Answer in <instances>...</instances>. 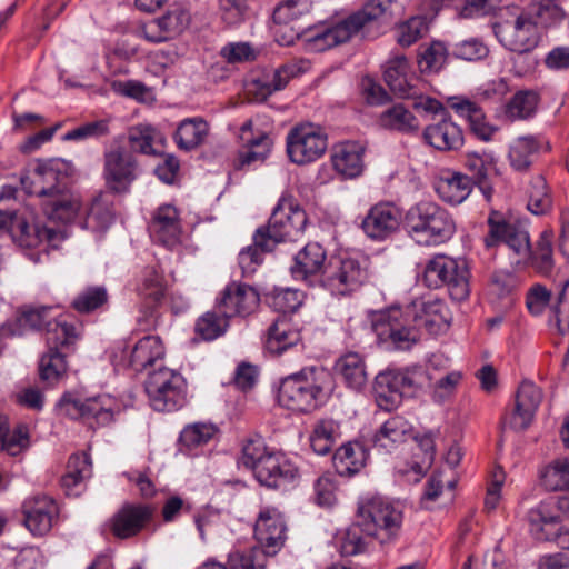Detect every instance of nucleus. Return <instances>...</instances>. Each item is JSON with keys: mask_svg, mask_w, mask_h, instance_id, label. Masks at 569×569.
I'll return each instance as SVG.
<instances>
[{"mask_svg": "<svg viewBox=\"0 0 569 569\" xmlns=\"http://www.w3.org/2000/svg\"><path fill=\"white\" fill-rule=\"evenodd\" d=\"M541 399V391L533 382H521L516 395L515 409L505 419L503 425L513 430L527 429L533 419Z\"/></svg>", "mask_w": 569, "mask_h": 569, "instance_id": "20", "label": "nucleus"}, {"mask_svg": "<svg viewBox=\"0 0 569 569\" xmlns=\"http://www.w3.org/2000/svg\"><path fill=\"white\" fill-rule=\"evenodd\" d=\"M413 437L412 425L401 416L388 419L371 438L372 447L381 452H391Z\"/></svg>", "mask_w": 569, "mask_h": 569, "instance_id": "27", "label": "nucleus"}, {"mask_svg": "<svg viewBox=\"0 0 569 569\" xmlns=\"http://www.w3.org/2000/svg\"><path fill=\"white\" fill-rule=\"evenodd\" d=\"M92 475V463L86 452L70 456L67 471L61 478V486L68 496H79L84 489V482Z\"/></svg>", "mask_w": 569, "mask_h": 569, "instance_id": "33", "label": "nucleus"}, {"mask_svg": "<svg viewBox=\"0 0 569 569\" xmlns=\"http://www.w3.org/2000/svg\"><path fill=\"white\" fill-rule=\"evenodd\" d=\"M357 518L365 535L387 542L393 540L402 527L403 513L398 503L379 495L359 499Z\"/></svg>", "mask_w": 569, "mask_h": 569, "instance_id": "6", "label": "nucleus"}, {"mask_svg": "<svg viewBox=\"0 0 569 569\" xmlns=\"http://www.w3.org/2000/svg\"><path fill=\"white\" fill-rule=\"evenodd\" d=\"M408 232L418 243L439 246L456 233L452 214L433 201H420L406 213Z\"/></svg>", "mask_w": 569, "mask_h": 569, "instance_id": "5", "label": "nucleus"}, {"mask_svg": "<svg viewBox=\"0 0 569 569\" xmlns=\"http://www.w3.org/2000/svg\"><path fill=\"white\" fill-rule=\"evenodd\" d=\"M451 321L446 303L437 298H418L406 307L393 306L372 315L371 327L381 342L408 350L420 339V329L430 335L445 332Z\"/></svg>", "mask_w": 569, "mask_h": 569, "instance_id": "1", "label": "nucleus"}, {"mask_svg": "<svg viewBox=\"0 0 569 569\" xmlns=\"http://www.w3.org/2000/svg\"><path fill=\"white\" fill-rule=\"evenodd\" d=\"M307 214L289 196H282L273 209L267 227L256 231L261 246H277L283 241H296L305 232Z\"/></svg>", "mask_w": 569, "mask_h": 569, "instance_id": "9", "label": "nucleus"}, {"mask_svg": "<svg viewBox=\"0 0 569 569\" xmlns=\"http://www.w3.org/2000/svg\"><path fill=\"white\" fill-rule=\"evenodd\" d=\"M47 341L53 350L68 349L78 338V328L69 323L66 318L57 315L53 317L52 326L47 331Z\"/></svg>", "mask_w": 569, "mask_h": 569, "instance_id": "51", "label": "nucleus"}, {"mask_svg": "<svg viewBox=\"0 0 569 569\" xmlns=\"http://www.w3.org/2000/svg\"><path fill=\"white\" fill-rule=\"evenodd\" d=\"M144 388L151 407L157 411H174L186 402V380L170 368H160L149 373Z\"/></svg>", "mask_w": 569, "mask_h": 569, "instance_id": "13", "label": "nucleus"}, {"mask_svg": "<svg viewBox=\"0 0 569 569\" xmlns=\"http://www.w3.org/2000/svg\"><path fill=\"white\" fill-rule=\"evenodd\" d=\"M331 386V376L326 369L303 368L281 380L278 400L289 410L309 412L326 401Z\"/></svg>", "mask_w": 569, "mask_h": 569, "instance_id": "4", "label": "nucleus"}, {"mask_svg": "<svg viewBox=\"0 0 569 569\" xmlns=\"http://www.w3.org/2000/svg\"><path fill=\"white\" fill-rule=\"evenodd\" d=\"M220 54L228 63H244L256 60L259 49L246 41L228 42L221 48Z\"/></svg>", "mask_w": 569, "mask_h": 569, "instance_id": "62", "label": "nucleus"}, {"mask_svg": "<svg viewBox=\"0 0 569 569\" xmlns=\"http://www.w3.org/2000/svg\"><path fill=\"white\" fill-rule=\"evenodd\" d=\"M451 108L459 117L469 122L471 131L479 139L489 141L496 132V128L486 121L482 109L476 102L468 99H456L451 102Z\"/></svg>", "mask_w": 569, "mask_h": 569, "instance_id": "40", "label": "nucleus"}, {"mask_svg": "<svg viewBox=\"0 0 569 569\" xmlns=\"http://www.w3.org/2000/svg\"><path fill=\"white\" fill-rule=\"evenodd\" d=\"M59 232L49 227L30 223L26 217L13 214L10 219V239L23 248H36L43 241L51 242Z\"/></svg>", "mask_w": 569, "mask_h": 569, "instance_id": "26", "label": "nucleus"}, {"mask_svg": "<svg viewBox=\"0 0 569 569\" xmlns=\"http://www.w3.org/2000/svg\"><path fill=\"white\" fill-rule=\"evenodd\" d=\"M365 147L357 141H343L331 149L333 169L345 178H356L363 171Z\"/></svg>", "mask_w": 569, "mask_h": 569, "instance_id": "28", "label": "nucleus"}, {"mask_svg": "<svg viewBox=\"0 0 569 569\" xmlns=\"http://www.w3.org/2000/svg\"><path fill=\"white\" fill-rule=\"evenodd\" d=\"M153 509L147 505H124L111 519L110 530L120 539L138 535L151 520Z\"/></svg>", "mask_w": 569, "mask_h": 569, "instance_id": "23", "label": "nucleus"}, {"mask_svg": "<svg viewBox=\"0 0 569 569\" xmlns=\"http://www.w3.org/2000/svg\"><path fill=\"white\" fill-rule=\"evenodd\" d=\"M301 293L291 288H274L268 293V303L277 311L287 313L298 309L302 302Z\"/></svg>", "mask_w": 569, "mask_h": 569, "instance_id": "61", "label": "nucleus"}, {"mask_svg": "<svg viewBox=\"0 0 569 569\" xmlns=\"http://www.w3.org/2000/svg\"><path fill=\"white\" fill-rule=\"evenodd\" d=\"M251 130L252 122L248 120L242 124L240 133V139L247 147V149L239 156V168L241 169L246 166L263 162L272 146V140L263 132H260L254 138H250L249 134H251Z\"/></svg>", "mask_w": 569, "mask_h": 569, "instance_id": "34", "label": "nucleus"}, {"mask_svg": "<svg viewBox=\"0 0 569 569\" xmlns=\"http://www.w3.org/2000/svg\"><path fill=\"white\" fill-rule=\"evenodd\" d=\"M62 167L59 160L38 162L29 176L21 179V183L28 193L43 198V209L50 220L68 222L78 212L79 202L63 191Z\"/></svg>", "mask_w": 569, "mask_h": 569, "instance_id": "3", "label": "nucleus"}, {"mask_svg": "<svg viewBox=\"0 0 569 569\" xmlns=\"http://www.w3.org/2000/svg\"><path fill=\"white\" fill-rule=\"evenodd\" d=\"M163 31L169 39H173L188 27L190 22V14L183 8H173L168 10L163 16L158 18Z\"/></svg>", "mask_w": 569, "mask_h": 569, "instance_id": "63", "label": "nucleus"}, {"mask_svg": "<svg viewBox=\"0 0 569 569\" xmlns=\"http://www.w3.org/2000/svg\"><path fill=\"white\" fill-rule=\"evenodd\" d=\"M259 293L252 287L231 283L226 287L217 310L226 317L247 316L259 305Z\"/></svg>", "mask_w": 569, "mask_h": 569, "instance_id": "22", "label": "nucleus"}, {"mask_svg": "<svg viewBox=\"0 0 569 569\" xmlns=\"http://www.w3.org/2000/svg\"><path fill=\"white\" fill-rule=\"evenodd\" d=\"M369 260L366 257H331L323 269L321 283L332 295H349L362 287L370 277Z\"/></svg>", "mask_w": 569, "mask_h": 569, "instance_id": "10", "label": "nucleus"}, {"mask_svg": "<svg viewBox=\"0 0 569 569\" xmlns=\"http://www.w3.org/2000/svg\"><path fill=\"white\" fill-rule=\"evenodd\" d=\"M550 204L551 200L545 178L542 176L533 177L528 189V210L533 214H543L549 210Z\"/></svg>", "mask_w": 569, "mask_h": 569, "instance_id": "57", "label": "nucleus"}, {"mask_svg": "<svg viewBox=\"0 0 569 569\" xmlns=\"http://www.w3.org/2000/svg\"><path fill=\"white\" fill-rule=\"evenodd\" d=\"M137 290L141 297L150 300V302H160L166 293V283L162 272L156 267L146 268Z\"/></svg>", "mask_w": 569, "mask_h": 569, "instance_id": "52", "label": "nucleus"}, {"mask_svg": "<svg viewBox=\"0 0 569 569\" xmlns=\"http://www.w3.org/2000/svg\"><path fill=\"white\" fill-rule=\"evenodd\" d=\"M473 183L471 179L451 170H443L435 182V190L438 197L446 203L458 206L471 193Z\"/></svg>", "mask_w": 569, "mask_h": 569, "instance_id": "29", "label": "nucleus"}, {"mask_svg": "<svg viewBox=\"0 0 569 569\" xmlns=\"http://www.w3.org/2000/svg\"><path fill=\"white\" fill-rule=\"evenodd\" d=\"M335 369L346 385L353 390L362 389L368 381L365 360L357 352H348L341 356L337 360Z\"/></svg>", "mask_w": 569, "mask_h": 569, "instance_id": "42", "label": "nucleus"}, {"mask_svg": "<svg viewBox=\"0 0 569 569\" xmlns=\"http://www.w3.org/2000/svg\"><path fill=\"white\" fill-rule=\"evenodd\" d=\"M56 407L61 416L82 419L90 425L96 423L98 427L112 422L114 413L119 409L117 400L109 395L82 399L79 395L70 391L62 395Z\"/></svg>", "mask_w": 569, "mask_h": 569, "instance_id": "12", "label": "nucleus"}, {"mask_svg": "<svg viewBox=\"0 0 569 569\" xmlns=\"http://www.w3.org/2000/svg\"><path fill=\"white\" fill-rule=\"evenodd\" d=\"M399 9L396 0H368L360 10L347 17L349 24L357 33L366 24L391 20Z\"/></svg>", "mask_w": 569, "mask_h": 569, "instance_id": "32", "label": "nucleus"}, {"mask_svg": "<svg viewBox=\"0 0 569 569\" xmlns=\"http://www.w3.org/2000/svg\"><path fill=\"white\" fill-rule=\"evenodd\" d=\"M54 313L53 307H29L21 310L16 319L17 328L10 329L11 335H23L27 329H49L52 326Z\"/></svg>", "mask_w": 569, "mask_h": 569, "instance_id": "44", "label": "nucleus"}, {"mask_svg": "<svg viewBox=\"0 0 569 569\" xmlns=\"http://www.w3.org/2000/svg\"><path fill=\"white\" fill-rule=\"evenodd\" d=\"M103 177L107 186L114 192H126L137 178V162L122 147L104 152Z\"/></svg>", "mask_w": 569, "mask_h": 569, "instance_id": "17", "label": "nucleus"}, {"mask_svg": "<svg viewBox=\"0 0 569 569\" xmlns=\"http://www.w3.org/2000/svg\"><path fill=\"white\" fill-rule=\"evenodd\" d=\"M373 391L376 402L381 409L392 410L402 401L399 383H397L393 370L380 372L376 377Z\"/></svg>", "mask_w": 569, "mask_h": 569, "instance_id": "45", "label": "nucleus"}, {"mask_svg": "<svg viewBox=\"0 0 569 569\" xmlns=\"http://www.w3.org/2000/svg\"><path fill=\"white\" fill-rule=\"evenodd\" d=\"M267 550L252 548L247 552L234 551L229 555V565L232 569H264Z\"/></svg>", "mask_w": 569, "mask_h": 569, "instance_id": "64", "label": "nucleus"}, {"mask_svg": "<svg viewBox=\"0 0 569 569\" xmlns=\"http://www.w3.org/2000/svg\"><path fill=\"white\" fill-rule=\"evenodd\" d=\"M557 0H541L537 3H530L525 8L530 12L532 20L537 22V29L540 27H549L562 20L563 11L556 3Z\"/></svg>", "mask_w": 569, "mask_h": 569, "instance_id": "55", "label": "nucleus"}, {"mask_svg": "<svg viewBox=\"0 0 569 569\" xmlns=\"http://www.w3.org/2000/svg\"><path fill=\"white\" fill-rule=\"evenodd\" d=\"M339 437L338 423L332 419H321L312 426L309 441L317 455L325 456L331 452Z\"/></svg>", "mask_w": 569, "mask_h": 569, "instance_id": "46", "label": "nucleus"}, {"mask_svg": "<svg viewBox=\"0 0 569 569\" xmlns=\"http://www.w3.org/2000/svg\"><path fill=\"white\" fill-rule=\"evenodd\" d=\"M380 124L390 130L413 132L419 128L417 118L402 104H396L385 110L379 118Z\"/></svg>", "mask_w": 569, "mask_h": 569, "instance_id": "48", "label": "nucleus"}, {"mask_svg": "<svg viewBox=\"0 0 569 569\" xmlns=\"http://www.w3.org/2000/svg\"><path fill=\"white\" fill-rule=\"evenodd\" d=\"M569 279L560 282L557 292L552 291L541 283H533L526 293V306L532 316H541L547 308L550 310L549 326L555 328L558 333L569 332V297L567 290Z\"/></svg>", "mask_w": 569, "mask_h": 569, "instance_id": "11", "label": "nucleus"}, {"mask_svg": "<svg viewBox=\"0 0 569 569\" xmlns=\"http://www.w3.org/2000/svg\"><path fill=\"white\" fill-rule=\"evenodd\" d=\"M149 232L153 241L166 247H174L180 241L181 223L176 207L163 204L153 213L149 224Z\"/></svg>", "mask_w": 569, "mask_h": 569, "instance_id": "25", "label": "nucleus"}, {"mask_svg": "<svg viewBox=\"0 0 569 569\" xmlns=\"http://www.w3.org/2000/svg\"><path fill=\"white\" fill-rule=\"evenodd\" d=\"M328 147L325 130L315 123L295 126L287 134V153L291 162L303 166L317 161Z\"/></svg>", "mask_w": 569, "mask_h": 569, "instance_id": "14", "label": "nucleus"}, {"mask_svg": "<svg viewBox=\"0 0 569 569\" xmlns=\"http://www.w3.org/2000/svg\"><path fill=\"white\" fill-rule=\"evenodd\" d=\"M493 28L500 43L510 51L526 53L538 46L540 32L537 22L525 8L508 6L500 9Z\"/></svg>", "mask_w": 569, "mask_h": 569, "instance_id": "8", "label": "nucleus"}, {"mask_svg": "<svg viewBox=\"0 0 569 569\" xmlns=\"http://www.w3.org/2000/svg\"><path fill=\"white\" fill-rule=\"evenodd\" d=\"M274 450H270L262 438H251L248 439L241 450V457H240V463L252 470L254 473V477L258 475L260 463L264 461V459Z\"/></svg>", "mask_w": 569, "mask_h": 569, "instance_id": "54", "label": "nucleus"}, {"mask_svg": "<svg viewBox=\"0 0 569 569\" xmlns=\"http://www.w3.org/2000/svg\"><path fill=\"white\" fill-rule=\"evenodd\" d=\"M540 146V141L533 136L517 138L509 149V160L512 168L518 171L528 169Z\"/></svg>", "mask_w": 569, "mask_h": 569, "instance_id": "47", "label": "nucleus"}, {"mask_svg": "<svg viewBox=\"0 0 569 569\" xmlns=\"http://www.w3.org/2000/svg\"><path fill=\"white\" fill-rule=\"evenodd\" d=\"M539 96L532 90L518 91L506 106V116L510 120L531 118L538 108Z\"/></svg>", "mask_w": 569, "mask_h": 569, "instance_id": "49", "label": "nucleus"}, {"mask_svg": "<svg viewBox=\"0 0 569 569\" xmlns=\"http://www.w3.org/2000/svg\"><path fill=\"white\" fill-rule=\"evenodd\" d=\"M66 356L61 350L49 347V351L40 360V378L49 385L57 383L67 372Z\"/></svg>", "mask_w": 569, "mask_h": 569, "instance_id": "50", "label": "nucleus"}, {"mask_svg": "<svg viewBox=\"0 0 569 569\" xmlns=\"http://www.w3.org/2000/svg\"><path fill=\"white\" fill-rule=\"evenodd\" d=\"M114 220L113 200L110 194L101 193L93 198L87 210L84 228L92 232L106 231Z\"/></svg>", "mask_w": 569, "mask_h": 569, "instance_id": "43", "label": "nucleus"}, {"mask_svg": "<svg viewBox=\"0 0 569 569\" xmlns=\"http://www.w3.org/2000/svg\"><path fill=\"white\" fill-rule=\"evenodd\" d=\"M228 319L229 317L219 311L207 312L197 321L196 331L204 340H213L226 331Z\"/></svg>", "mask_w": 569, "mask_h": 569, "instance_id": "60", "label": "nucleus"}, {"mask_svg": "<svg viewBox=\"0 0 569 569\" xmlns=\"http://www.w3.org/2000/svg\"><path fill=\"white\" fill-rule=\"evenodd\" d=\"M425 140L438 150H455L462 146L461 129L450 119L428 126L423 131Z\"/></svg>", "mask_w": 569, "mask_h": 569, "instance_id": "36", "label": "nucleus"}, {"mask_svg": "<svg viewBox=\"0 0 569 569\" xmlns=\"http://www.w3.org/2000/svg\"><path fill=\"white\" fill-rule=\"evenodd\" d=\"M302 475L303 470L284 453L273 451L260 463L256 478L268 488L286 490L296 486Z\"/></svg>", "mask_w": 569, "mask_h": 569, "instance_id": "16", "label": "nucleus"}, {"mask_svg": "<svg viewBox=\"0 0 569 569\" xmlns=\"http://www.w3.org/2000/svg\"><path fill=\"white\" fill-rule=\"evenodd\" d=\"M326 261V251L317 242H310L305 246L295 257V266L291 268L292 276L296 279L307 280L311 276L323 272Z\"/></svg>", "mask_w": 569, "mask_h": 569, "instance_id": "37", "label": "nucleus"}, {"mask_svg": "<svg viewBox=\"0 0 569 569\" xmlns=\"http://www.w3.org/2000/svg\"><path fill=\"white\" fill-rule=\"evenodd\" d=\"M119 351L120 356L117 352L112 356L116 366L123 365L134 371H142L164 356V347L157 336H146L131 347L121 346Z\"/></svg>", "mask_w": 569, "mask_h": 569, "instance_id": "18", "label": "nucleus"}, {"mask_svg": "<svg viewBox=\"0 0 569 569\" xmlns=\"http://www.w3.org/2000/svg\"><path fill=\"white\" fill-rule=\"evenodd\" d=\"M355 34L348 19H343L330 26H319L302 34L293 32L289 36H278L277 41L281 46H291L295 40L301 41L305 48L312 52H321L337 44L348 41Z\"/></svg>", "mask_w": 569, "mask_h": 569, "instance_id": "15", "label": "nucleus"}, {"mask_svg": "<svg viewBox=\"0 0 569 569\" xmlns=\"http://www.w3.org/2000/svg\"><path fill=\"white\" fill-rule=\"evenodd\" d=\"M553 507L552 500H545L529 510L528 522L535 539L540 541L552 540L561 529L558 526L559 516L553 512Z\"/></svg>", "mask_w": 569, "mask_h": 569, "instance_id": "31", "label": "nucleus"}, {"mask_svg": "<svg viewBox=\"0 0 569 569\" xmlns=\"http://www.w3.org/2000/svg\"><path fill=\"white\" fill-rule=\"evenodd\" d=\"M217 432L211 423L196 422L187 426L180 433L181 443L189 450L197 449L208 443Z\"/></svg>", "mask_w": 569, "mask_h": 569, "instance_id": "58", "label": "nucleus"}, {"mask_svg": "<svg viewBox=\"0 0 569 569\" xmlns=\"http://www.w3.org/2000/svg\"><path fill=\"white\" fill-rule=\"evenodd\" d=\"M209 134V124L200 117L183 119L174 132V141L181 150H192L201 146Z\"/></svg>", "mask_w": 569, "mask_h": 569, "instance_id": "41", "label": "nucleus"}, {"mask_svg": "<svg viewBox=\"0 0 569 569\" xmlns=\"http://www.w3.org/2000/svg\"><path fill=\"white\" fill-rule=\"evenodd\" d=\"M401 218L398 207L390 202H380L370 208L361 227L369 238L383 240L399 229Z\"/></svg>", "mask_w": 569, "mask_h": 569, "instance_id": "19", "label": "nucleus"}, {"mask_svg": "<svg viewBox=\"0 0 569 569\" xmlns=\"http://www.w3.org/2000/svg\"><path fill=\"white\" fill-rule=\"evenodd\" d=\"M300 340V331L286 318H278L268 329L264 347L272 355H281Z\"/></svg>", "mask_w": 569, "mask_h": 569, "instance_id": "39", "label": "nucleus"}, {"mask_svg": "<svg viewBox=\"0 0 569 569\" xmlns=\"http://www.w3.org/2000/svg\"><path fill=\"white\" fill-rule=\"evenodd\" d=\"M157 136L156 129L147 123H139L128 129V141L131 150L143 154L156 152L153 142Z\"/></svg>", "mask_w": 569, "mask_h": 569, "instance_id": "56", "label": "nucleus"}, {"mask_svg": "<svg viewBox=\"0 0 569 569\" xmlns=\"http://www.w3.org/2000/svg\"><path fill=\"white\" fill-rule=\"evenodd\" d=\"M367 459L368 451L365 446L358 441H350L335 452L332 461L340 476H352L366 466Z\"/></svg>", "mask_w": 569, "mask_h": 569, "instance_id": "38", "label": "nucleus"}, {"mask_svg": "<svg viewBox=\"0 0 569 569\" xmlns=\"http://www.w3.org/2000/svg\"><path fill=\"white\" fill-rule=\"evenodd\" d=\"M488 227L485 238L487 247L503 242L517 256V263L530 266L542 276L551 273L555 267L551 231H542L535 247H531L529 231L522 220H506L498 212H492Z\"/></svg>", "mask_w": 569, "mask_h": 569, "instance_id": "2", "label": "nucleus"}, {"mask_svg": "<svg viewBox=\"0 0 569 569\" xmlns=\"http://www.w3.org/2000/svg\"><path fill=\"white\" fill-rule=\"evenodd\" d=\"M297 72L296 64H284L276 70L266 71L252 79L248 91L257 101H264L273 92L283 89Z\"/></svg>", "mask_w": 569, "mask_h": 569, "instance_id": "30", "label": "nucleus"}, {"mask_svg": "<svg viewBox=\"0 0 569 569\" xmlns=\"http://www.w3.org/2000/svg\"><path fill=\"white\" fill-rule=\"evenodd\" d=\"M23 523L34 536L47 533L58 515L56 502L47 496H33L22 505Z\"/></svg>", "mask_w": 569, "mask_h": 569, "instance_id": "21", "label": "nucleus"}, {"mask_svg": "<svg viewBox=\"0 0 569 569\" xmlns=\"http://www.w3.org/2000/svg\"><path fill=\"white\" fill-rule=\"evenodd\" d=\"M254 536L267 552L274 553L286 540V523L282 515L276 508L262 509L256 521Z\"/></svg>", "mask_w": 569, "mask_h": 569, "instance_id": "24", "label": "nucleus"}, {"mask_svg": "<svg viewBox=\"0 0 569 569\" xmlns=\"http://www.w3.org/2000/svg\"><path fill=\"white\" fill-rule=\"evenodd\" d=\"M541 478L549 490H569V458L551 461L542 471Z\"/></svg>", "mask_w": 569, "mask_h": 569, "instance_id": "53", "label": "nucleus"}, {"mask_svg": "<svg viewBox=\"0 0 569 569\" xmlns=\"http://www.w3.org/2000/svg\"><path fill=\"white\" fill-rule=\"evenodd\" d=\"M310 10V0H286L276 7L272 18L277 24L286 26L308 14Z\"/></svg>", "mask_w": 569, "mask_h": 569, "instance_id": "59", "label": "nucleus"}, {"mask_svg": "<svg viewBox=\"0 0 569 569\" xmlns=\"http://www.w3.org/2000/svg\"><path fill=\"white\" fill-rule=\"evenodd\" d=\"M385 81L390 90L400 98L416 94L412 79L409 78V63L405 56L396 54L390 58L385 68Z\"/></svg>", "mask_w": 569, "mask_h": 569, "instance_id": "35", "label": "nucleus"}, {"mask_svg": "<svg viewBox=\"0 0 569 569\" xmlns=\"http://www.w3.org/2000/svg\"><path fill=\"white\" fill-rule=\"evenodd\" d=\"M421 281L430 289L446 287L450 297L462 301L469 297V269L463 259L437 253L426 260L421 270Z\"/></svg>", "mask_w": 569, "mask_h": 569, "instance_id": "7", "label": "nucleus"}]
</instances>
